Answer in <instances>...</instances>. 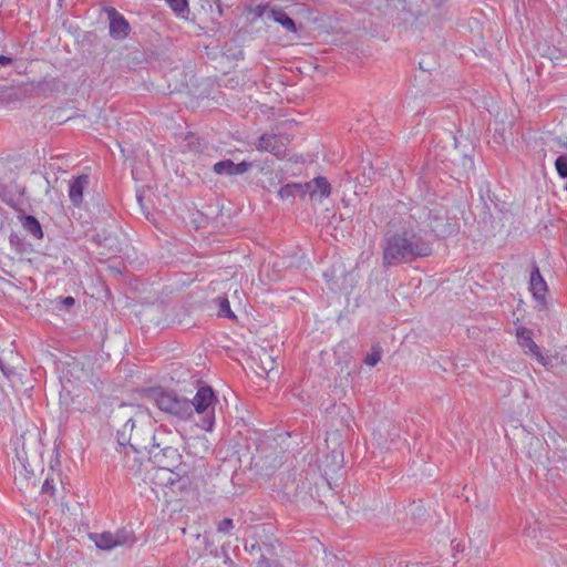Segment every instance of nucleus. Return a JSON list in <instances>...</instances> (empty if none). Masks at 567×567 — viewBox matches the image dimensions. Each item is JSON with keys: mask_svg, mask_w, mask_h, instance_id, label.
<instances>
[{"mask_svg": "<svg viewBox=\"0 0 567 567\" xmlns=\"http://www.w3.org/2000/svg\"><path fill=\"white\" fill-rule=\"evenodd\" d=\"M270 20L279 23L287 32L296 33L298 31L296 22L291 19L282 8L276 6L270 12Z\"/></svg>", "mask_w": 567, "mask_h": 567, "instance_id": "nucleus-13", "label": "nucleus"}, {"mask_svg": "<svg viewBox=\"0 0 567 567\" xmlns=\"http://www.w3.org/2000/svg\"><path fill=\"white\" fill-rule=\"evenodd\" d=\"M107 16L110 20V35L116 40L126 38L130 32L127 20L114 8L107 10Z\"/></svg>", "mask_w": 567, "mask_h": 567, "instance_id": "nucleus-8", "label": "nucleus"}, {"mask_svg": "<svg viewBox=\"0 0 567 567\" xmlns=\"http://www.w3.org/2000/svg\"><path fill=\"white\" fill-rule=\"evenodd\" d=\"M9 241H10L11 246L19 247L20 245H22V240H21L20 236L16 233H12L10 235Z\"/></svg>", "mask_w": 567, "mask_h": 567, "instance_id": "nucleus-28", "label": "nucleus"}, {"mask_svg": "<svg viewBox=\"0 0 567 567\" xmlns=\"http://www.w3.org/2000/svg\"><path fill=\"white\" fill-rule=\"evenodd\" d=\"M135 426V423L132 419H128L117 431V443L120 446L125 447L126 445H130V447L134 452H140V446L132 442V431Z\"/></svg>", "mask_w": 567, "mask_h": 567, "instance_id": "nucleus-12", "label": "nucleus"}, {"mask_svg": "<svg viewBox=\"0 0 567 567\" xmlns=\"http://www.w3.org/2000/svg\"><path fill=\"white\" fill-rule=\"evenodd\" d=\"M275 7L270 3H259L252 8L251 12L256 18L270 20V12L274 11Z\"/></svg>", "mask_w": 567, "mask_h": 567, "instance_id": "nucleus-21", "label": "nucleus"}, {"mask_svg": "<svg viewBox=\"0 0 567 567\" xmlns=\"http://www.w3.org/2000/svg\"><path fill=\"white\" fill-rule=\"evenodd\" d=\"M113 536L114 540H116V546H123L135 542L133 532L126 528L117 529L113 533Z\"/></svg>", "mask_w": 567, "mask_h": 567, "instance_id": "nucleus-18", "label": "nucleus"}, {"mask_svg": "<svg viewBox=\"0 0 567 567\" xmlns=\"http://www.w3.org/2000/svg\"><path fill=\"white\" fill-rule=\"evenodd\" d=\"M166 2L179 16L188 12L187 0H166Z\"/></svg>", "mask_w": 567, "mask_h": 567, "instance_id": "nucleus-22", "label": "nucleus"}, {"mask_svg": "<svg viewBox=\"0 0 567 567\" xmlns=\"http://www.w3.org/2000/svg\"><path fill=\"white\" fill-rule=\"evenodd\" d=\"M22 226L23 229L33 236L35 239H41L43 237L42 227L39 220L31 215H27L22 217Z\"/></svg>", "mask_w": 567, "mask_h": 567, "instance_id": "nucleus-15", "label": "nucleus"}, {"mask_svg": "<svg viewBox=\"0 0 567 567\" xmlns=\"http://www.w3.org/2000/svg\"><path fill=\"white\" fill-rule=\"evenodd\" d=\"M12 63V58L0 54V65L6 66Z\"/></svg>", "mask_w": 567, "mask_h": 567, "instance_id": "nucleus-29", "label": "nucleus"}, {"mask_svg": "<svg viewBox=\"0 0 567 567\" xmlns=\"http://www.w3.org/2000/svg\"><path fill=\"white\" fill-rule=\"evenodd\" d=\"M158 484L161 485H174L178 481V475L172 470H157Z\"/></svg>", "mask_w": 567, "mask_h": 567, "instance_id": "nucleus-19", "label": "nucleus"}, {"mask_svg": "<svg viewBox=\"0 0 567 567\" xmlns=\"http://www.w3.org/2000/svg\"><path fill=\"white\" fill-rule=\"evenodd\" d=\"M408 219L424 228L426 238H429L430 233L434 234L435 237H444L450 234V225L443 208H417L412 210Z\"/></svg>", "mask_w": 567, "mask_h": 567, "instance_id": "nucleus-4", "label": "nucleus"}, {"mask_svg": "<svg viewBox=\"0 0 567 567\" xmlns=\"http://www.w3.org/2000/svg\"><path fill=\"white\" fill-rule=\"evenodd\" d=\"M303 187L305 186L302 185V183L286 184L280 187V189L278 190V195L281 199L293 198L297 195L305 196L306 193L303 190Z\"/></svg>", "mask_w": 567, "mask_h": 567, "instance_id": "nucleus-16", "label": "nucleus"}, {"mask_svg": "<svg viewBox=\"0 0 567 567\" xmlns=\"http://www.w3.org/2000/svg\"><path fill=\"white\" fill-rule=\"evenodd\" d=\"M382 249L384 267L412 262L429 257L433 251L426 230L409 219L400 229L384 236Z\"/></svg>", "mask_w": 567, "mask_h": 567, "instance_id": "nucleus-1", "label": "nucleus"}, {"mask_svg": "<svg viewBox=\"0 0 567 567\" xmlns=\"http://www.w3.org/2000/svg\"><path fill=\"white\" fill-rule=\"evenodd\" d=\"M62 303L65 306V307H72L74 303H75V300L73 297H65L63 300H62Z\"/></svg>", "mask_w": 567, "mask_h": 567, "instance_id": "nucleus-30", "label": "nucleus"}, {"mask_svg": "<svg viewBox=\"0 0 567 567\" xmlns=\"http://www.w3.org/2000/svg\"><path fill=\"white\" fill-rule=\"evenodd\" d=\"M90 184L89 175H80L73 178L69 185V198L71 203L79 207L83 202V192Z\"/></svg>", "mask_w": 567, "mask_h": 567, "instance_id": "nucleus-11", "label": "nucleus"}, {"mask_svg": "<svg viewBox=\"0 0 567 567\" xmlns=\"http://www.w3.org/2000/svg\"><path fill=\"white\" fill-rule=\"evenodd\" d=\"M234 162L231 159H224L217 162L213 166V172L218 175L233 176Z\"/></svg>", "mask_w": 567, "mask_h": 567, "instance_id": "nucleus-20", "label": "nucleus"}, {"mask_svg": "<svg viewBox=\"0 0 567 567\" xmlns=\"http://www.w3.org/2000/svg\"><path fill=\"white\" fill-rule=\"evenodd\" d=\"M90 538L95 543L96 547L103 550H111L116 547L113 533L104 532L101 534H90Z\"/></svg>", "mask_w": 567, "mask_h": 567, "instance_id": "nucleus-14", "label": "nucleus"}, {"mask_svg": "<svg viewBox=\"0 0 567 567\" xmlns=\"http://www.w3.org/2000/svg\"><path fill=\"white\" fill-rule=\"evenodd\" d=\"M215 302L218 305L217 316L228 319H235L236 316L230 308L229 300L226 297H217Z\"/></svg>", "mask_w": 567, "mask_h": 567, "instance_id": "nucleus-17", "label": "nucleus"}, {"mask_svg": "<svg viewBox=\"0 0 567 567\" xmlns=\"http://www.w3.org/2000/svg\"><path fill=\"white\" fill-rule=\"evenodd\" d=\"M41 493L44 495H50L52 498L56 499L58 497V489L54 485V482L52 478H47L41 487Z\"/></svg>", "mask_w": 567, "mask_h": 567, "instance_id": "nucleus-23", "label": "nucleus"}, {"mask_svg": "<svg viewBox=\"0 0 567 567\" xmlns=\"http://www.w3.org/2000/svg\"><path fill=\"white\" fill-rule=\"evenodd\" d=\"M516 337L518 344L525 350L526 353L533 355L544 367L548 364V359L543 355L539 347L532 339V332L527 328H517Z\"/></svg>", "mask_w": 567, "mask_h": 567, "instance_id": "nucleus-7", "label": "nucleus"}, {"mask_svg": "<svg viewBox=\"0 0 567 567\" xmlns=\"http://www.w3.org/2000/svg\"><path fill=\"white\" fill-rule=\"evenodd\" d=\"M565 189L567 190V182H566V185H565Z\"/></svg>", "mask_w": 567, "mask_h": 567, "instance_id": "nucleus-31", "label": "nucleus"}, {"mask_svg": "<svg viewBox=\"0 0 567 567\" xmlns=\"http://www.w3.org/2000/svg\"><path fill=\"white\" fill-rule=\"evenodd\" d=\"M529 289L537 301L542 303L545 302L548 288L545 279L540 275L539 268L536 265V262H533V268L529 278Z\"/></svg>", "mask_w": 567, "mask_h": 567, "instance_id": "nucleus-10", "label": "nucleus"}, {"mask_svg": "<svg viewBox=\"0 0 567 567\" xmlns=\"http://www.w3.org/2000/svg\"><path fill=\"white\" fill-rule=\"evenodd\" d=\"M289 143L290 138L286 134L265 133L254 142V146L259 152H269L278 159H282L287 156Z\"/></svg>", "mask_w": 567, "mask_h": 567, "instance_id": "nucleus-6", "label": "nucleus"}, {"mask_svg": "<svg viewBox=\"0 0 567 567\" xmlns=\"http://www.w3.org/2000/svg\"><path fill=\"white\" fill-rule=\"evenodd\" d=\"M381 360L380 351L373 350L370 354L364 359V363L374 367Z\"/></svg>", "mask_w": 567, "mask_h": 567, "instance_id": "nucleus-27", "label": "nucleus"}, {"mask_svg": "<svg viewBox=\"0 0 567 567\" xmlns=\"http://www.w3.org/2000/svg\"><path fill=\"white\" fill-rule=\"evenodd\" d=\"M190 405V417L197 414L199 425L203 430L212 432L215 425V406L217 398L213 389L208 385L200 386L194 399L188 400Z\"/></svg>", "mask_w": 567, "mask_h": 567, "instance_id": "nucleus-2", "label": "nucleus"}, {"mask_svg": "<svg viewBox=\"0 0 567 567\" xmlns=\"http://www.w3.org/2000/svg\"><path fill=\"white\" fill-rule=\"evenodd\" d=\"M555 168L561 178H567V156H558L555 161Z\"/></svg>", "mask_w": 567, "mask_h": 567, "instance_id": "nucleus-24", "label": "nucleus"}, {"mask_svg": "<svg viewBox=\"0 0 567 567\" xmlns=\"http://www.w3.org/2000/svg\"><path fill=\"white\" fill-rule=\"evenodd\" d=\"M151 398L161 411L172 414L181 420L190 419V405L188 400L178 396L175 392L167 391L162 388L153 389Z\"/></svg>", "mask_w": 567, "mask_h": 567, "instance_id": "nucleus-5", "label": "nucleus"}, {"mask_svg": "<svg viewBox=\"0 0 567 567\" xmlns=\"http://www.w3.org/2000/svg\"><path fill=\"white\" fill-rule=\"evenodd\" d=\"M234 528V522L231 518H224L217 525V530L223 534H229Z\"/></svg>", "mask_w": 567, "mask_h": 567, "instance_id": "nucleus-25", "label": "nucleus"}, {"mask_svg": "<svg viewBox=\"0 0 567 567\" xmlns=\"http://www.w3.org/2000/svg\"><path fill=\"white\" fill-rule=\"evenodd\" d=\"M250 167H251V163H248L245 161L240 162L238 164L234 163L233 176L241 175V174L246 173Z\"/></svg>", "mask_w": 567, "mask_h": 567, "instance_id": "nucleus-26", "label": "nucleus"}, {"mask_svg": "<svg viewBox=\"0 0 567 567\" xmlns=\"http://www.w3.org/2000/svg\"><path fill=\"white\" fill-rule=\"evenodd\" d=\"M167 433L157 431L152 435V445L148 449L150 461L158 467V470H172L178 467L182 461V454L177 447L167 442Z\"/></svg>", "mask_w": 567, "mask_h": 567, "instance_id": "nucleus-3", "label": "nucleus"}, {"mask_svg": "<svg viewBox=\"0 0 567 567\" xmlns=\"http://www.w3.org/2000/svg\"><path fill=\"white\" fill-rule=\"evenodd\" d=\"M306 195L308 194L311 199L319 198L320 200L329 197L331 193V185L323 176H318L308 183H302Z\"/></svg>", "mask_w": 567, "mask_h": 567, "instance_id": "nucleus-9", "label": "nucleus"}]
</instances>
